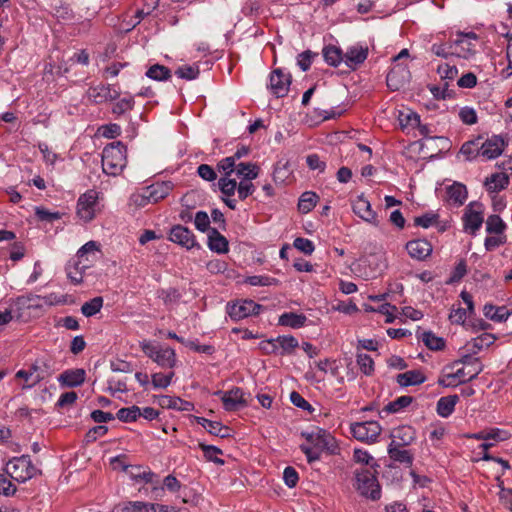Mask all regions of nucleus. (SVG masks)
Returning <instances> with one entry per match:
<instances>
[{"instance_id":"obj_49","label":"nucleus","mask_w":512,"mask_h":512,"mask_svg":"<svg viewBox=\"0 0 512 512\" xmlns=\"http://www.w3.org/2000/svg\"><path fill=\"white\" fill-rule=\"evenodd\" d=\"M117 418L123 422H132L140 417V408L138 406H131L127 408H121L116 413Z\"/></svg>"},{"instance_id":"obj_10","label":"nucleus","mask_w":512,"mask_h":512,"mask_svg":"<svg viewBox=\"0 0 512 512\" xmlns=\"http://www.w3.org/2000/svg\"><path fill=\"white\" fill-rule=\"evenodd\" d=\"M28 367L40 382L51 377L57 370L53 357L47 354L36 357Z\"/></svg>"},{"instance_id":"obj_15","label":"nucleus","mask_w":512,"mask_h":512,"mask_svg":"<svg viewBox=\"0 0 512 512\" xmlns=\"http://www.w3.org/2000/svg\"><path fill=\"white\" fill-rule=\"evenodd\" d=\"M173 188L174 184L171 181L156 182L146 187L145 192L142 195V200L157 203L166 198Z\"/></svg>"},{"instance_id":"obj_55","label":"nucleus","mask_w":512,"mask_h":512,"mask_svg":"<svg viewBox=\"0 0 512 512\" xmlns=\"http://www.w3.org/2000/svg\"><path fill=\"white\" fill-rule=\"evenodd\" d=\"M199 73H200V71H199L198 66H189V65H184V66L178 67L177 70L175 71V74L179 78L185 79V80H194L198 77Z\"/></svg>"},{"instance_id":"obj_60","label":"nucleus","mask_w":512,"mask_h":512,"mask_svg":"<svg viewBox=\"0 0 512 512\" xmlns=\"http://www.w3.org/2000/svg\"><path fill=\"white\" fill-rule=\"evenodd\" d=\"M218 169L224 173V177H230V175L236 171V162L234 159L229 156L224 159H222L218 165Z\"/></svg>"},{"instance_id":"obj_27","label":"nucleus","mask_w":512,"mask_h":512,"mask_svg":"<svg viewBox=\"0 0 512 512\" xmlns=\"http://www.w3.org/2000/svg\"><path fill=\"white\" fill-rule=\"evenodd\" d=\"M426 381V376L419 370H409L396 376V382L401 387L420 385Z\"/></svg>"},{"instance_id":"obj_35","label":"nucleus","mask_w":512,"mask_h":512,"mask_svg":"<svg viewBox=\"0 0 512 512\" xmlns=\"http://www.w3.org/2000/svg\"><path fill=\"white\" fill-rule=\"evenodd\" d=\"M447 194L449 200L453 202L454 205L461 206L467 199L468 193L465 185L459 182H454L447 188Z\"/></svg>"},{"instance_id":"obj_53","label":"nucleus","mask_w":512,"mask_h":512,"mask_svg":"<svg viewBox=\"0 0 512 512\" xmlns=\"http://www.w3.org/2000/svg\"><path fill=\"white\" fill-rule=\"evenodd\" d=\"M275 341L278 349H282L281 354L290 353L298 346V341L292 336H278Z\"/></svg>"},{"instance_id":"obj_25","label":"nucleus","mask_w":512,"mask_h":512,"mask_svg":"<svg viewBox=\"0 0 512 512\" xmlns=\"http://www.w3.org/2000/svg\"><path fill=\"white\" fill-rule=\"evenodd\" d=\"M497 337L494 334L484 332L481 335L472 338L470 341L466 342L465 351L469 353L478 354L483 349L491 346Z\"/></svg>"},{"instance_id":"obj_52","label":"nucleus","mask_w":512,"mask_h":512,"mask_svg":"<svg viewBox=\"0 0 512 512\" xmlns=\"http://www.w3.org/2000/svg\"><path fill=\"white\" fill-rule=\"evenodd\" d=\"M218 186L220 191L227 197L233 196L238 188L236 180L229 177H221L218 181Z\"/></svg>"},{"instance_id":"obj_6","label":"nucleus","mask_w":512,"mask_h":512,"mask_svg":"<svg viewBox=\"0 0 512 512\" xmlns=\"http://www.w3.org/2000/svg\"><path fill=\"white\" fill-rule=\"evenodd\" d=\"M350 432L358 441L374 444L382 433V427L378 421L355 422L350 425Z\"/></svg>"},{"instance_id":"obj_64","label":"nucleus","mask_w":512,"mask_h":512,"mask_svg":"<svg viewBox=\"0 0 512 512\" xmlns=\"http://www.w3.org/2000/svg\"><path fill=\"white\" fill-rule=\"evenodd\" d=\"M181 510L177 509L174 506L157 504V503H147L146 512H180Z\"/></svg>"},{"instance_id":"obj_57","label":"nucleus","mask_w":512,"mask_h":512,"mask_svg":"<svg viewBox=\"0 0 512 512\" xmlns=\"http://www.w3.org/2000/svg\"><path fill=\"white\" fill-rule=\"evenodd\" d=\"M438 214H435V213H432V212H429V213H426L422 216H419V217H416L414 219V224L416 226H421L423 228H428L430 226H432L433 224L437 223L438 222Z\"/></svg>"},{"instance_id":"obj_16","label":"nucleus","mask_w":512,"mask_h":512,"mask_svg":"<svg viewBox=\"0 0 512 512\" xmlns=\"http://www.w3.org/2000/svg\"><path fill=\"white\" fill-rule=\"evenodd\" d=\"M353 212L364 221L374 225H379L377 214L372 210L370 202L363 196H358L352 204Z\"/></svg>"},{"instance_id":"obj_4","label":"nucleus","mask_w":512,"mask_h":512,"mask_svg":"<svg viewBox=\"0 0 512 512\" xmlns=\"http://www.w3.org/2000/svg\"><path fill=\"white\" fill-rule=\"evenodd\" d=\"M376 474V469L371 468H361L355 471L356 489L362 496L371 500H378L381 496V488Z\"/></svg>"},{"instance_id":"obj_24","label":"nucleus","mask_w":512,"mask_h":512,"mask_svg":"<svg viewBox=\"0 0 512 512\" xmlns=\"http://www.w3.org/2000/svg\"><path fill=\"white\" fill-rule=\"evenodd\" d=\"M368 57V47L361 45L351 46L344 54L346 65L352 69L362 64Z\"/></svg>"},{"instance_id":"obj_34","label":"nucleus","mask_w":512,"mask_h":512,"mask_svg":"<svg viewBox=\"0 0 512 512\" xmlns=\"http://www.w3.org/2000/svg\"><path fill=\"white\" fill-rule=\"evenodd\" d=\"M388 454L392 460L407 466H411L413 463V454L410 450L404 449L402 446L389 444Z\"/></svg>"},{"instance_id":"obj_22","label":"nucleus","mask_w":512,"mask_h":512,"mask_svg":"<svg viewBox=\"0 0 512 512\" xmlns=\"http://www.w3.org/2000/svg\"><path fill=\"white\" fill-rule=\"evenodd\" d=\"M406 249L412 258L424 260L431 254L432 245L425 239H416L409 241Z\"/></svg>"},{"instance_id":"obj_46","label":"nucleus","mask_w":512,"mask_h":512,"mask_svg":"<svg viewBox=\"0 0 512 512\" xmlns=\"http://www.w3.org/2000/svg\"><path fill=\"white\" fill-rule=\"evenodd\" d=\"M147 503L142 501H129L126 503L118 504L113 507L112 512H138L146 511Z\"/></svg>"},{"instance_id":"obj_54","label":"nucleus","mask_w":512,"mask_h":512,"mask_svg":"<svg viewBox=\"0 0 512 512\" xmlns=\"http://www.w3.org/2000/svg\"><path fill=\"white\" fill-rule=\"evenodd\" d=\"M246 283L252 286H271L277 285L278 280L266 275H254L247 277Z\"/></svg>"},{"instance_id":"obj_2","label":"nucleus","mask_w":512,"mask_h":512,"mask_svg":"<svg viewBox=\"0 0 512 512\" xmlns=\"http://www.w3.org/2000/svg\"><path fill=\"white\" fill-rule=\"evenodd\" d=\"M5 471L12 479L19 483H25L41 474V470L32 463L29 455L13 457L7 462Z\"/></svg>"},{"instance_id":"obj_45","label":"nucleus","mask_w":512,"mask_h":512,"mask_svg":"<svg viewBox=\"0 0 512 512\" xmlns=\"http://www.w3.org/2000/svg\"><path fill=\"white\" fill-rule=\"evenodd\" d=\"M15 378L23 380L24 384L22 385V389H30L34 386H36L40 381L37 379V377L33 374V372L29 369H21L16 372Z\"/></svg>"},{"instance_id":"obj_59","label":"nucleus","mask_w":512,"mask_h":512,"mask_svg":"<svg viewBox=\"0 0 512 512\" xmlns=\"http://www.w3.org/2000/svg\"><path fill=\"white\" fill-rule=\"evenodd\" d=\"M293 245L296 249L307 255L312 254L315 249L314 244L311 240L302 237H297L294 240Z\"/></svg>"},{"instance_id":"obj_58","label":"nucleus","mask_w":512,"mask_h":512,"mask_svg":"<svg viewBox=\"0 0 512 512\" xmlns=\"http://www.w3.org/2000/svg\"><path fill=\"white\" fill-rule=\"evenodd\" d=\"M459 118L464 124L473 125L477 122L476 111L471 107H463L459 111Z\"/></svg>"},{"instance_id":"obj_37","label":"nucleus","mask_w":512,"mask_h":512,"mask_svg":"<svg viewBox=\"0 0 512 512\" xmlns=\"http://www.w3.org/2000/svg\"><path fill=\"white\" fill-rule=\"evenodd\" d=\"M236 174L243 180H253L258 177L259 167L252 163H239L236 166Z\"/></svg>"},{"instance_id":"obj_28","label":"nucleus","mask_w":512,"mask_h":512,"mask_svg":"<svg viewBox=\"0 0 512 512\" xmlns=\"http://www.w3.org/2000/svg\"><path fill=\"white\" fill-rule=\"evenodd\" d=\"M197 423L212 435L219 436L221 438H227L231 436V429L227 426H224L221 422L211 421L203 417H198Z\"/></svg>"},{"instance_id":"obj_8","label":"nucleus","mask_w":512,"mask_h":512,"mask_svg":"<svg viewBox=\"0 0 512 512\" xmlns=\"http://www.w3.org/2000/svg\"><path fill=\"white\" fill-rule=\"evenodd\" d=\"M262 306L253 300L238 301L227 305V313L231 320H243L250 316L259 315Z\"/></svg>"},{"instance_id":"obj_48","label":"nucleus","mask_w":512,"mask_h":512,"mask_svg":"<svg viewBox=\"0 0 512 512\" xmlns=\"http://www.w3.org/2000/svg\"><path fill=\"white\" fill-rule=\"evenodd\" d=\"M135 104L134 98L132 96L124 97L116 102L112 107V113L121 116L126 112L133 109Z\"/></svg>"},{"instance_id":"obj_30","label":"nucleus","mask_w":512,"mask_h":512,"mask_svg":"<svg viewBox=\"0 0 512 512\" xmlns=\"http://www.w3.org/2000/svg\"><path fill=\"white\" fill-rule=\"evenodd\" d=\"M58 381L67 387L80 386L85 381V371L84 369L66 370L59 376Z\"/></svg>"},{"instance_id":"obj_32","label":"nucleus","mask_w":512,"mask_h":512,"mask_svg":"<svg viewBox=\"0 0 512 512\" xmlns=\"http://www.w3.org/2000/svg\"><path fill=\"white\" fill-rule=\"evenodd\" d=\"M484 185L488 192H498L509 185V177L504 172H497L487 177Z\"/></svg>"},{"instance_id":"obj_47","label":"nucleus","mask_w":512,"mask_h":512,"mask_svg":"<svg viewBox=\"0 0 512 512\" xmlns=\"http://www.w3.org/2000/svg\"><path fill=\"white\" fill-rule=\"evenodd\" d=\"M174 376H175V373L173 371H170L167 374H163L160 372L154 373L151 376V382H152V385L154 388L165 389L171 384Z\"/></svg>"},{"instance_id":"obj_41","label":"nucleus","mask_w":512,"mask_h":512,"mask_svg":"<svg viewBox=\"0 0 512 512\" xmlns=\"http://www.w3.org/2000/svg\"><path fill=\"white\" fill-rule=\"evenodd\" d=\"M199 447L203 451L206 460L214 462L218 465L224 464V460L218 457V455L222 454L221 449L213 445H206L204 443H199Z\"/></svg>"},{"instance_id":"obj_39","label":"nucleus","mask_w":512,"mask_h":512,"mask_svg":"<svg viewBox=\"0 0 512 512\" xmlns=\"http://www.w3.org/2000/svg\"><path fill=\"white\" fill-rule=\"evenodd\" d=\"M318 199L319 197L316 193L311 191L304 192L298 202L299 211L302 213L310 212L315 207Z\"/></svg>"},{"instance_id":"obj_29","label":"nucleus","mask_w":512,"mask_h":512,"mask_svg":"<svg viewBox=\"0 0 512 512\" xmlns=\"http://www.w3.org/2000/svg\"><path fill=\"white\" fill-rule=\"evenodd\" d=\"M157 403L162 408L174 409L179 411H190L192 404L188 401L182 400L179 397H172L168 395H160L157 397Z\"/></svg>"},{"instance_id":"obj_12","label":"nucleus","mask_w":512,"mask_h":512,"mask_svg":"<svg viewBox=\"0 0 512 512\" xmlns=\"http://www.w3.org/2000/svg\"><path fill=\"white\" fill-rule=\"evenodd\" d=\"M291 81L292 77L290 74H285L282 69L277 68L270 75L269 88L277 97H284L289 92Z\"/></svg>"},{"instance_id":"obj_33","label":"nucleus","mask_w":512,"mask_h":512,"mask_svg":"<svg viewBox=\"0 0 512 512\" xmlns=\"http://www.w3.org/2000/svg\"><path fill=\"white\" fill-rule=\"evenodd\" d=\"M459 401L458 395H449L441 397L437 401L436 411L439 416L443 418L449 417L455 409L456 404Z\"/></svg>"},{"instance_id":"obj_7","label":"nucleus","mask_w":512,"mask_h":512,"mask_svg":"<svg viewBox=\"0 0 512 512\" xmlns=\"http://www.w3.org/2000/svg\"><path fill=\"white\" fill-rule=\"evenodd\" d=\"M99 193L90 189L80 195L77 201V215L85 223L92 221L98 211Z\"/></svg>"},{"instance_id":"obj_3","label":"nucleus","mask_w":512,"mask_h":512,"mask_svg":"<svg viewBox=\"0 0 512 512\" xmlns=\"http://www.w3.org/2000/svg\"><path fill=\"white\" fill-rule=\"evenodd\" d=\"M140 348L144 354L162 368L173 369L177 363V356L174 349L153 344L150 341L140 342Z\"/></svg>"},{"instance_id":"obj_63","label":"nucleus","mask_w":512,"mask_h":512,"mask_svg":"<svg viewBox=\"0 0 512 512\" xmlns=\"http://www.w3.org/2000/svg\"><path fill=\"white\" fill-rule=\"evenodd\" d=\"M499 500L506 509L512 511V489L500 486Z\"/></svg>"},{"instance_id":"obj_31","label":"nucleus","mask_w":512,"mask_h":512,"mask_svg":"<svg viewBox=\"0 0 512 512\" xmlns=\"http://www.w3.org/2000/svg\"><path fill=\"white\" fill-rule=\"evenodd\" d=\"M208 246L217 253L228 252V241L216 228H210L208 233Z\"/></svg>"},{"instance_id":"obj_18","label":"nucleus","mask_w":512,"mask_h":512,"mask_svg":"<svg viewBox=\"0 0 512 512\" xmlns=\"http://www.w3.org/2000/svg\"><path fill=\"white\" fill-rule=\"evenodd\" d=\"M169 239L187 249H191L197 245L192 231L182 225H175L171 228Z\"/></svg>"},{"instance_id":"obj_50","label":"nucleus","mask_w":512,"mask_h":512,"mask_svg":"<svg viewBox=\"0 0 512 512\" xmlns=\"http://www.w3.org/2000/svg\"><path fill=\"white\" fill-rule=\"evenodd\" d=\"M506 225L499 215H490L486 220V230L488 233L500 234L504 231Z\"/></svg>"},{"instance_id":"obj_11","label":"nucleus","mask_w":512,"mask_h":512,"mask_svg":"<svg viewBox=\"0 0 512 512\" xmlns=\"http://www.w3.org/2000/svg\"><path fill=\"white\" fill-rule=\"evenodd\" d=\"M411 78L410 70L406 65L395 64L386 77L387 86L391 91H398L404 87Z\"/></svg>"},{"instance_id":"obj_56","label":"nucleus","mask_w":512,"mask_h":512,"mask_svg":"<svg viewBox=\"0 0 512 512\" xmlns=\"http://www.w3.org/2000/svg\"><path fill=\"white\" fill-rule=\"evenodd\" d=\"M353 458L357 463L369 466L368 468L375 469L374 467L377 466L373 457L365 450L355 449Z\"/></svg>"},{"instance_id":"obj_5","label":"nucleus","mask_w":512,"mask_h":512,"mask_svg":"<svg viewBox=\"0 0 512 512\" xmlns=\"http://www.w3.org/2000/svg\"><path fill=\"white\" fill-rule=\"evenodd\" d=\"M309 445L322 452L335 454L338 450L336 439L326 430L315 428L311 432H302Z\"/></svg>"},{"instance_id":"obj_40","label":"nucleus","mask_w":512,"mask_h":512,"mask_svg":"<svg viewBox=\"0 0 512 512\" xmlns=\"http://www.w3.org/2000/svg\"><path fill=\"white\" fill-rule=\"evenodd\" d=\"M323 57L325 61L331 66H338L342 60H344L342 51L332 45H329L323 49Z\"/></svg>"},{"instance_id":"obj_36","label":"nucleus","mask_w":512,"mask_h":512,"mask_svg":"<svg viewBox=\"0 0 512 512\" xmlns=\"http://www.w3.org/2000/svg\"><path fill=\"white\" fill-rule=\"evenodd\" d=\"M146 76L156 81H166L171 78V70L160 64H154L146 71Z\"/></svg>"},{"instance_id":"obj_17","label":"nucleus","mask_w":512,"mask_h":512,"mask_svg":"<svg viewBox=\"0 0 512 512\" xmlns=\"http://www.w3.org/2000/svg\"><path fill=\"white\" fill-rule=\"evenodd\" d=\"M100 245L96 241H89L77 252L78 264H82V270L87 269L99 259Z\"/></svg>"},{"instance_id":"obj_51","label":"nucleus","mask_w":512,"mask_h":512,"mask_svg":"<svg viewBox=\"0 0 512 512\" xmlns=\"http://www.w3.org/2000/svg\"><path fill=\"white\" fill-rule=\"evenodd\" d=\"M421 338L429 349L441 350L445 346L444 340L431 332H423Z\"/></svg>"},{"instance_id":"obj_26","label":"nucleus","mask_w":512,"mask_h":512,"mask_svg":"<svg viewBox=\"0 0 512 512\" xmlns=\"http://www.w3.org/2000/svg\"><path fill=\"white\" fill-rule=\"evenodd\" d=\"M473 206H479L478 204H470L463 215L464 228L475 234L483 223V216L481 211H476Z\"/></svg>"},{"instance_id":"obj_21","label":"nucleus","mask_w":512,"mask_h":512,"mask_svg":"<svg viewBox=\"0 0 512 512\" xmlns=\"http://www.w3.org/2000/svg\"><path fill=\"white\" fill-rule=\"evenodd\" d=\"M503 149L504 140L499 136H493L477 148L476 155L482 156L486 159H494L502 153Z\"/></svg>"},{"instance_id":"obj_14","label":"nucleus","mask_w":512,"mask_h":512,"mask_svg":"<svg viewBox=\"0 0 512 512\" xmlns=\"http://www.w3.org/2000/svg\"><path fill=\"white\" fill-rule=\"evenodd\" d=\"M31 300L25 297L17 298L14 305L6 310L4 313H0V320H13L14 318L31 317L30 311L36 309V306L32 305Z\"/></svg>"},{"instance_id":"obj_9","label":"nucleus","mask_w":512,"mask_h":512,"mask_svg":"<svg viewBox=\"0 0 512 512\" xmlns=\"http://www.w3.org/2000/svg\"><path fill=\"white\" fill-rule=\"evenodd\" d=\"M215 395L220 397L226 411H237L247 406L245 393L239 387H234L228 391H217Z\"/></svg>"},{"instance_id":"obj_19","label":"nucleus","mask_w":512,"mask_h":512,"mask_svg":"<svg viewBox=\"0 0 512 512\" xmlns=\"http://www.w3.org/2000/svg\"><path fill=\"white\" fill-rule=\"evenodd\" d=\"M453 369H454L453 365L451 367L445 368V372L443 373V375L441 377H439V379L437 381V383L440 386L456 387L460 384H463V383L469 381L467 379L464 367L457 368L455 371Z\"/></svg>"},{"instance_id":"obj_43","label":"nucleus","mask_w":512,"mask_h":512,"mask_svg":"<svg viewBox=\"0 0 512 512\" xmlns=\"http://www.w3.org/2000/svg\"><path fill=\"white\" fill-rule=\"evenodd\" d=\"M103 306V298L95 297L90 301L85 302L81 307L82 314L89 318L94 316L96 313L100 311Z\"/></svg>"},{"instance_id":"obj_23","label":"nucleus","mask_w":512,"mask_h":512,"mask_svg":"<svg viewBox=\"0 0 512 512\" xmlns=\"http://www.w3.org/2000/svg\"><path fill=\"white\" fill-rule=\"evenodd\" d=\"M392 438L390 445L408 446L415 440L416 431L410 425H402L393 430Z\"/></svg>"},{"instance_id":"obj_42","label":"nucleus","mask_w":512,"mask_h":512,"mask_svg":"<svg viewBox=\"0 0 512 512\" xmlns=\"http://www.w3.org/2000/svg\"><path fill=\"white\" fill-rule=\"evenodd\" d=\"M371 310L386 316V320H396L398 318V308L389 303L380 304L377 308L366 306V311Z\"/></svg>"},{"instance_id":"obj_61","label":"nucleus","mask_w":512,"mask_h":512,"mask_svg":"<svg viewBox=\"0 0 512 512\" xmlns=\"http://www.w3.org/2000/svg\"><path fill=\"white\" fill-rule=\"evenodd\" d=\"M254 191L255 187L251 183V180L240 181L237 188V193L240 200H245L248 196L252 195Z\"/></svg>"},{"instance_id":"obj_13","label":"nucleus","mask_w":512,"mask_h":512,"mask_svg":"<svg viewBox=\"0 0 512 512\" xmlns=\"http://www.w3.org/2000/svg\"><path fill=\"white\" fill-rule=\"evenodd\" d=\"M460 358L453 363V367L462 364L468 367V373H466L468 380H473L483 371V365L479 361V358L474 357L475 353H469L465 351V346L459 349Z\"/></svg>"},{"instance_id":"obj_38","label":"nucleus","mask_w":512,"mask_h":512,"mask_svg":"<svg viewBox=\"0 0 512 512\" xmlns=\"http://www.w3.org/2000/svg\"><path fill=\"white\" fill-rule=\"evenodd\" d=\"M414 398L412 396L404 395L389 402L383 409L386 413H398L404 408L408 407Z\"/></svg>"},{"instance_id":"obj_62","label":"nucleus","mask_w":512,"mask_h":512,"mask_svg":"<svg viewBox=\"0 0 512 512\" xmlns=\"http://www.w3.org/2000/svg\"><path fill=\"white\" fill-rule=\"evenodd\" d=\"M16 491V486L5 475L0 474V495L12 496Z\"/></svg>"},{"instance_id":"obj_20","label":"nucleus","mask_w":512,"mask_h":512,"mask_svg":"<svg viewBox=\"0 0 512 512\" xmlns=\"http://www.w3.org/2000/svg\"><path fill=\"white\" fill-rule=\"evenodd\" d=\"M119 96V91L112 89L110 85L101 84L88 90V98L96 104L118 99Z\"/></svg>"},{"instance_id":"obj_1","label":"nucleus","mask_w":512,"mask_h":512,"mask_svg":"<svg viewBox=\"0 0 512 512\" xmlns=\"http://www.w3.org/2000/svg\"><path fill=\"white\" fill-rule=\"evenodd\" d=\"M126 152V146L120 141L108 144L102 152L103 172L112 176L119 175L127 164Z\"/></svg>"},{"instance_id":"obj_44","label":"nucleus","mask_w":512,"mask_h":512,"mask_svg":"<svg viewBox=\"0 0 512 512\" xmlns=\"http://www.w3.org/2000/svg\"><path fill=\"white\" fill-rule=\"evenodd\" d=\"M356 362L362 373L370 376L374 372V361L372 357L365 353H357Z\"/></svg>"}]
</instances>
